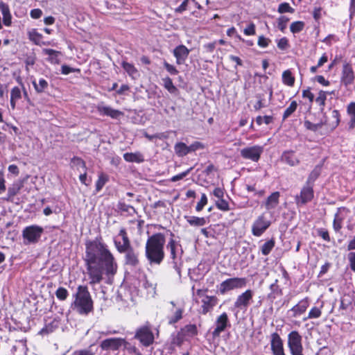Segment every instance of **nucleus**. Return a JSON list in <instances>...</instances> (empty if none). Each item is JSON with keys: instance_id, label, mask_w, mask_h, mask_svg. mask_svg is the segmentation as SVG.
Listing matches in <instances>:
<instances>
[{"instance_id": "338daca9", "label": "nucleus", "mask_w": 355, "mask_h": 355, "mask_svg": "<svg viewBox=\"0 0 355 355\" xmlns=\"http://www.w3.org/2000/svg\"><path fill=\"white\" fill-rule=\"evenodd\" d=\"M164 66L166 71L171 75H177L178 73V69L173 65L168 63L167 62L164 61Z\"/></svg>"}, {"instance_id": "ea45409f", "label": "nucleus", "mask_w": 355, "mask_h": 355, "mask_svg": "<svg viewBox=\"0 0 355 355\" xmlns=\"http://www.w3.org/2000/svg\"><path fill=\"white\" fill-rule=\"evenodd\" d=\"M352 304V293L344 295L341 298L340 309L345 310Z\"/></svg>"}, {"instance_id": "423d86ee", "label": "nucleus", "mask_w": 355, "mask_h": 355, "mask_svg": "<svg viewBox=\"0 0 355 355\" xmlns=\"http://www.w3.org/2000/svg\"><path fill=\"white\" fill-rule=\"evenodd\" d=\"M44 229L37 225L26 227L22 231V236L25 244L35 243L39 241Z\"/></svg>"}, {"instance_id": "dca6fc26", "label": "nucleus", "mask_w": 355, "mask_h": 355, "mask_svg": "<svg viewBox=\"0 0 355 355\" xmlns=\"http://www.w3.org/2000/svg\"><path fill=\"white\" fill-rule=\"evenodd\" d=\"M324 125L327 127L329 132L333 131L339 125L340 123V113L337 110L331 111L330 116L324 115L322 119Z\"/></svg>"}, {"instance_id": "bb28decb", "label": "nucleus", "mask_w": 355, "mask_h": 355, "mask_svg": "<svg viewBox=\"0 0 355 355\" xmlns=\"http://www.w3.org/2000/svg\"><path fill=\"white\" fill-rule=\"evenodd\" d=\"M347 114L349 118L348 122L349 129L352 130L355 128V102H351L347 105Z\"/></svg>"}, {"instance_id": "13d9d810", "label": "nucleus", "mask_w": 355, "mask_h": 355, "mask_svg": "<svg viewBox=\"0 0 355 355\" xmlns=\"http://www.w3.org/2000/svg\"><path fill=\"white\" fill-rule=\"evenodd\" d=\"M207 201L208 200L206 194L202 193L201 195L200 200L196 205V210L198 212L200 211L203 209V207L207 205Z\"/></svg>"}, {"instance_id": "864d4df0", "label": "nucleus", "mask_w": 355, "mask_h": 355, "mask_svg": "<svg viewBox=\"0 0 355 355\" xmlns=\"http://www.w3.org/2000/svg\"><path fill=\"white\" fill-rule=\"evenodd\" d=\"M216 207L223 211H227L230 210V206L227 201L223 198L218 199L216 201Z\"/></svg>"}, {"instance_id": "9b49d317", "label": "nucleus", "mask_w": 355, "mask_h": 355, "mask_svg": "<svg viewBox=\"0 0 355 355\" xmlns=\"http://www.w3.org/2000/svg\"><path fill=\"white\" fill-rule=\"evenodd\" d=\"M313 187L311 185L305 184L302 188L300 193L295 198L297 206L304 205L312 200L314 195Z\"/></svg>"}, {"instance_id": "4be33fe9", "label": "nucleus", "mask_w": 355, "mask_h": 355, "mask_svg": "<svg viewBox=\"0 0 355 355\" xmlns=\"http://www.w3.org/2000/svg\"><path fill=\"white\" fill-rule=\"evenodd\" d=\"M281 161L291 166H297L300 161L293 150H286L281 156Z\"/></svg>"}, {"instance_id": "4c0bfd02", "label": "nucleus", "mask_w": 355, "mask_h": 355, "mask_svg": "<svg viewBox=\"0 0 355 355\" xmlns=\"http://www.w3.org/2000/svg\"><path fill=\"white\" fill-rule=\"evenodd\" d=\"M282 82L284 84L292 87L295 83V78L290 70H286L282 73Z\"/></svg>"}, {"instance_id": "b1692460", "label": "nucleus", "mask_w": 355, "mask_h": 355, "mask_svg": "<svg viewBox=\"0 0 355 355\" xmlns=\"http://www.w3.org/2000/svg\"><path fill=\"white\" fill-rule=\"evenodd\" d=\"M187 222L192 227H202L209 223L208 218L194 216H184Z\"/></svg>"}, {"instance_id": "79ce46f5", "label": "nucleus", "mask_w": 355, "mask_h": 355, "mask_svg": "<svg viewBox=\"0 0 355 355\" xmlns=\"http://www.w3.org/2000/svg\"><path fill=\"white\" fill-rule=\"evenodd\" d=\"M304 125L306 128V129L313 131V132H317L319 129L322 128V126L324 125V123L322 119L320 123H313L308 120L304 121Z\"/></svg>"}, {"instance_id": "e2e57ef3", "label": "nucleus", "mask_w": 355, "mask_h": 355, "mask_svg": "<svg viewBox=\"0 0 355 355\" xmlns=\"http://www.w3.org/2000/svg\"><path fill=\"white\" fill-rule=\"evenodd\" d=\"M71 355H95V353L89 349H83L73 352Z\"/></svg>"}, {"instance_id": "5fc2aeb1", "label": "nucleus", "mask_w": 355, "mask_h": 355, "mask_svg": "<svg viewBox=\"0 0 355 355\" xmlns=\"http://www.w3.org/2000/svg\"><path fill=\"white\" fill-rule=\"evenodd\" d=\"M277 11L279 13H285V12L293 13V12H294V9L290 6L289 3L284 2V3H282L279 5Z\"/></svg>"}, {"instance_id": "c85d7f7f", "label": "nucleus", "mask_w": 355, "mask_h": 355, "mask_svg": "<svg viewBox=\"0 0 355 355\" xmlns=\"http://www.w3.org/2000/svg\"><path fill=\"white\" fill-rule=\"evenodd\" d=\"M278 280L275 279L274 283L271 284L270 286V293L268 295V298L270 300H275L277 297L281 296L282 293V289L278 285Z\"/></svg>"}, {"instance_id": "412c9836", "label": "nucleus", "mask_w": 355, "mask_h": 355, "mask_svg": "<svg viewBox=\"0 0 355 355\" xmlns=\"http://www.w3.org/2000/svg\"><path fill=\"white\" fill-rule=\"evenodd\" d=\"M97 110L101 115L107 116L112 119H118L123 114L122 112L113 109L110 106H105L103 104L98 105Z\"/></svg>"}, {"instance_id": "37998d69", "label": "nucleus", "mask_w": 355, "mask_h": 355, "mask_svg": "<svg viewBox=\"0 0 355 355\" xmlns=\"http://www.w3.org/2000/svg\"><path fill=\"white\" fill-rule=\"evenodd\" d=\"M117 207L121 212H126L130 215L136 212L135 209L132 206L127 205L124 202L120 201L117 205Z\"/></svg>"}, {"instance_id": "72a5a7b5", "label": "nucleus", "mask_w": 355, "mask_h": 355, "mask_svg": "<svg viewBox=\"0 0 355 355\" xmlns=\"http://www.w3.org/2000/svg\"><path fill=\"white\" fill-rule=\"evenodd\" d=\"M121 66L128 74L133 79H135L139 76V74L138 70L132 64L123 61L121 63Z\"/></svg>"}, {"instance_id": "6e6552de", "label": "nucleus", "mask_w": 355, "mask_h": 355, "mask_svg": "<svg viewBox=\"0 0 355 355\" xmlns=\"http://www.w3.org/2000/svg\"><path fill=\"white\" fill-rule=\"evenodd\" d=\"M271 223L266 218L264 214H262L254 221L252 226V233L255 236H261L263 232L270 227Z\"/></svg>"}, {"instance_id": "39448f33", "label": "nucleus", "mask_w": 355, "mask_h": 355, "mask_svg": "<svg viewBox=\"0 0 355 355\" xmlns=\"http://www.w3.org/2000/svg\"><path fill=\"white\" fill-rule=\"evenodd\" d=\"M246 284L247 279L245 277L229 278L220 284L218 291L221 295H225L232 290L243 288Z\"/></svg>"}, {"instance_id": "bf43d9fd", "label": "nucleus", "mask_w": 355, "mask_h": 355, "mask_svg": "<svg viewBox=\"0 0 355 355\" xmlns=\"http://www.w3.org/2000/svg\"><path fill=\"white\" fill-rule=\"evenodd\" d=\"M289 19L286 16H281L278 19V28L284 32L285 28H286V24L288 21Z\"/></svg>"}, {"instance_id": "a18cd8bd", "label": "nucleus", "mask_w": 355, "mask_h": 355, "mask_svg": "<svg viewBox=\"0 0 355 355\" xmlns=\"http://www.w3.org/2000/svg\"><path fill=\"white\" fill-rule=\"evenodd\" d=\"M275 246V241L270 239L264 243L261 247V253L263 255H268L270 253L271 250Z\"/></svg>"}, {"instance_id": "f8f14e48", "label": "nucleus", "mask_w": 355, "mask_h": 355, "mask_svg": "<svg viewBox=\"0 0 355 355\" xmlns=\"http://www.w3.org/2000/svg\"><path fill=\"white\" fill-rule=\"evenodd\" d=\"M215 329L212 331L213 338H218L220 334L224 331L227 327H230L227 314L224 312L217 317L215 321Z\"/></svg>"}, {"instance_id": "20e7f679", "label": "nucleus", "mask_w": 355, "mask_h": 355, "mask_svg": "<svg viewBox=\"0 0 355 355\" xmlns=\"http://www.w3.org/2000/svg\"><path fill=\"white\" fill-rule=\"evenodd\" d=\"M287 345L291 355H304L302 337L297 331H292L288 334Z\"/></svg>"}, {"instance_id": "6e6d98bb", "label": "nucleus", "mask_w": 355, "mask_h": 355, "mask_svg": "<svg viewBox=\"0 0 355 355\" xmlns=\"http://www.w3.org/2000/svg\"><path fill=\"white\" fill-rule=\"evenodd\" d=\"M71 164L76 166L78 169L79 168H82L84 170L86 169L85 162L80 157H74L71 159Z\"/></svg>"}, {"instance_id": "58836bf2", "label": "nucleus", "mask_w": 355, "mask_h": 355, "mask_svg": "<svg viewBox=\"0 0 355 355\" xmlns=\"http://www.w3.org/2000/svg\"><path fill=\"white\" fill-rule=\"evenodd\" d=\"M163 85L171 94H175L178 92L177 87L173 85L171 78L165 77L162 78Z\"/></svg>"}, {"instance_id": "473e14b6", "label": "nucleus", "mask_w": 355, "mask_h": 355, "mask_svg": "<svg viewBox=\"0 0 355 355\" xmlns=\"http://www.w3.org/2000/svg\"><path fill=\"white\" fill-rule=\"evenodd\" d=\"M32 84L36 92L39 94L44 92L49 87L48 82L42 78H40L37 82L36 80H33Z\"/></svg>"}, {"instance_id": "a211bd4d", "label": "nucleus", "mask_w": 355, "mask_h": 355, "mask_svg": "<svg viewBox=\"0 0 355 355\" xmlns=\"http://www.w3.org/2000/svg\"><path fill=\"white\" fill-rule=\"evenodd\" d=\"M309 306V300L308 297H305L300 300L296 305L293 306L289 311L288 314L292 318H297L305 313Z\"/></svg>"}, {"instance_id": "f704fd0d", "label": "nucleus", "mask_w": 355, "mask_h": 355, "mask_svg": "<svg viewBox=\"0 0 355 355\" xmlns=\"http://www.w3.org/2000/svg\"><path fill=\"white\" fill-rule=\"evenodd\" d=\"M175 152L179 157H183L189 153L188 146L183 142H178L174 146Z\"/></svg>"}, {"instance_id": "69168bd1", "label": "nucleus", "mask_w": 355, "mask_h": 355, "mask_svg": "<svg viewBox=\"0 0 355 355\" xmlns=\"http://www.w3.org/2000/svg\"><path fill=\"white\" fill-rule=\"evenodd\" d=\"M270 40L263 35L259 37L257 44L260 47L266 48L268 46Z\"/></svg>"}, {"instance_id": "774afa93", "label": "nucleus", "mask_w": 355, "mask_h": 355, "mask_svg": "<svg viewBox=\"0 0 355 355\" xmlns=\"http://www.w3.org/2000/svg\"><path fill=\"white\" fill-rule=\"evenodd\" d=\"M347 259L351 270L355 272V252H349L347 255Z\"/></svg>"}, {"instance_id": "6ab92c4d", "label": "nucleus", "mask_w": 355, "mask_h": 355, "mask_svg": "<svg viewBox=\"0 0 355 355\" xmlns=\"http://www.w3.org/2000/svg\"><path fill=\"white\" fill-rule=\"evenodd\" d=\"M190 51L184 45H179L173 50V55L176 58V63L183 64L187 59Z\"/></svg>"}, {"instance_id": "cd10ccee", "label": "nucleus", "mask_w": 355, "mask_h": 355, "mask_svg": "<svg viewBox=\"0 0 355 355\" xmlns=\"http://www.w3.org/2000/svg\"><path fill=\"white\" fill-rule=\"evenodd\" d=\"M123 158L128 162L141 163L144 161V155L139 153H126L123 154Z\"/></svg>"}, {"instance_id": "603ef678", "label": "nucleus", "mask_w": 355, "mask_h": 355, "mask_svg": "<svg viewBox=\"0 0 355 355\" xmlns=\"http://www.w3.org/2000/svg\"><path fill=\"white\" fill-rule=\"evenodd\" d=\"M56 297L61 300H65L69 296L68 291L64 287H59L55 291Z\"/></svg>"}, {"instance_id": "c9c22d12", "label": "nucleus", "mask_w": 355, "mask_h": 355, "mask_svg": "<svg viewBox=\"0 0 355 355\" xmlns=\"http://www.w3.org/2000/svg\"><path fill=\"white\" fill-rule=\"evenodd\" d=\"M181 332L184 336H194L198 334V329L196 324H187L181 329Z\"/></svg>"}, {"instance_id": "5701e85b", "label": "nucleus", "mask_w": 355, "mask_h": 355, "mask_svg": "<svg viewBox=\"0 0 355 355\" xmlns=\"http://www.w3.org/2000/svg\"><path fill=\"white\" fill-rule=\"evenodd\" d=\"M270 349L272 353L284 349L283 340L277 332L271 334Z\"/></svg>"}, {"instance_id": "4d7b16f0", "label": "nucleus", "mask_w": 355, "mask_h": 355, "mask_svg": "<svg viewBox=\"0 0 355 355\" xmlns=\"http://www.w3.org/2000/svg\"><path fill=\"white\" fill-rule=\"evenodd\" d=\"M21 98V91L19 87H14L10 91V98L18 101Z\"/></svg>"}, {"instance_id": "f257e3e1", "label": "nucleus", "mask_w": 355, "mask_h": 355, "mask_svg": "<svg viewBox=\"0 0 355 355\" xmlns=\"http://www.w3.org/2000/svg\"><path fill=\"white\" fill-rule=\"evenodd\" d=\"M85 263L89 284H99L107 277L114 276L118 269L114 256L101 236L85 241Z\"/></svg>"}, {"instance_id": "7ed1b4c3", "label": "nucleus", "mask_w": 355, "mask_h": 355, "mask_svg": "<svg viewBox=\"0 0 355 355\" xmlns=\"http://www.w3.org/2000/svg\"><path fill=\"white\" fill-rule=\"evenodd\" d=\"M72 310L79 315H87L94 310V302L87 286L80 285L73 294Z\"/></svg>"}, {"instance_id": "e433bc0d", "label": "nucleus", "mask_w": 355, "mask_h": 355, "mask_svg": "<svg viewBox=\"0 0 355 355\" xmlns=\"http://www.w3.org/2000/svg\"><path fill=\"white\" fill-rule=\"evenodd\" d=\"M109 177L107 175L101 173L98 175V180L96 182V193L99 192L104 185L108 182Z\"/></svg>"}, {"instance_id": "a878e982", "label": "nucleus", "mask_w": 355, "mask_h": 355, "mask_svg": "<svg viewBox=\"0 0 355 355\" xmlns=\"http://www.w3.org/2000/svg\"><path fill=\"white\" fill-rule=\"evenodd\" d=\"M279 192L275 191L270 195L265 202V207L267 210L274 209L279 204Z\"/></svg>"}, {"instance_id": "2f4dec72", "label": "nucleus", "mask_w": 355, "mask_h": 355, "mask_svg": "<svg viewBox=\"0 0 355 355\" xmlns=\"http://www.w3.org/2000/svg\"><path fill=\"white\" fill-rule=\"evenodd\" d=\"M322 171V165H316L313 171L309 175L306 184L313 187L315 181L320 176Z\"/></svg>"}, {"instance_id": "1a4fd4ad", "label": "nucleus", "mask_w": 355, "mask_h": 355, "mask_svg": "<svg viewBox=\"0 0 355 355\" xmlns=\"http://www.w3.org/2000/svg\"><path fill=\"white\" fill-rule=\"evenodd\" d=\"M263 152V148L261 146L255 145L248 146L241 150V156L245 159H250L257 162L259 160L261 155Z\"/></svg>"}, {"instance_id": "ddd939ff", "label": "nucleus", "mask_w": 355, "mask_h": 355, "mask_svg": "<svg viewBox=\"0 0 355 355\" xmlns=\"http://www.w3.org/2000/svg\"><path fill=\"white\" fill-rule=\"evenodd\" d=\"M355 74L352 65L349 63H344L340 76V83L345 87L354 83Z\"/></svg>"}, {"instance_id": "c756f323", "label": "nucleus", "mask_w": 355, "mask_h": 355, "mask_svg": "<svg viewBox=\"0 0 355 355\" xmlns=\"http://www.w3.org/2000/svg\"><path fill=\"white\" fill-rule=\"evenodd\" d=\"M60 322L58 320L53 319L50 322L46 324V325L40 331L41 335H46L54 331L58 328Z\"/></svg>"}, {"instance_id": "680f3d73", "label": "nucleus", "mask_w": 355, "mask_h": 355, "mask_svg": "<svg viewBox=\"0 0 355 355\" xmlns=\"http://www.w3.org/2000/svg\"><path fill=\"white\" fill-rule=\"evenodd\" d=\"M289 46L288 40L286 37H282L277 42V47L281 50H285Z\"/></svg>"}, {"instance_id": "0eeeda50", "label": "nucleus", "mask_w": 355, "mask_h": 355, "mask_svg": "<svg viewBox=\"0 0 355 355\" xmlns=\"http://www.w3.org/2000/svg\"><path fill=\"white\" fill-rule=\"evenodd\" d=\"M135 338L137 339L140 343L148 347L154 342V335L148 324L140 327L136 330Z\"/></svg>"}, {"instance_id": "49530a36", "label": "nucleus", "mask_w": 355, "mask_h": 355, "mask_svg": "<svg viewBox=\"0 0 355 355\" xmlns=\"http://www.w3.org/2000/svg\"><path fill=\"white\" fill-rule=\"evenodd\" d=\"M21 189V185L18 183L13 184L11 187H10L8 189V197L7 200H10L12 197L17 195Z\"/></svg>"}, {"instance_id": "f3484780", "label": "nucleus", "mask_w": 355, "mask_h": 355, "mask_svg": "<svg viewBox=\"0 0 355 355\" xmlns=\"http://www.w3.org/2000/svg\"><path fill=\"white\" fill-rule=\"evenodd\" d=\"M119 236L121 237L122 243L121 241H117L116 239L114 240V244L116 249V250L119 252L124 251L131 247V243L130 241V239L128 238L127 232L125 228L122 227L119 230Z\"/></svg>"}, {"instance_id": "3c124183", "label": "nucleus", "mask_w": 355, "mask_h": 355, "mask_svg": "<svg viewBox=\"0 0 355 355\" xmlns=\"http://www.w3.org/2000/svg\"><path fill=\"white\" fill-rule=\"evenodd\" d=\"M190 3L197 4V1L195 0H184L182 3L175 8V12L178 13H182L188 9Z\"/></svg>"}, {"instance_id": "7c9ffc66", "label": "nucleus", "mask_w": 355, "mask_h": 355, "mask_svg": "<svg viewBox=\"0 0 355 355\" xmlns=\"http://www.w3.org/2000/svg\"><path fill=\"white\" fill-rule=\"evenodd\" d=\"M177 246H178L177 241H175L173 239H170V241H168V242L166 245L167 249H168L170 251L171 258L173 260V261H175V260L176 259V257H177V255H176ZM174 263H175V268L176 270L180 274V269L178 268L176 263L174 262Z\"/></svg>"}, {"instance_id": "de8ad7c7", "label": "nucleus", "mask_w": 355, "mask_h": 355, "mask_svg": "<svg viewBox=\"0 0 355 355\" xmlns=\"http://www.w3.org/2000/svg\"><path fill=\"white\" fill-rule=\"evenodd\" d=\"M305 24L302 21H296L291 24L290 29L293 33L301 32L304 28Z\"/></svg>"}, {"instance_id": "052dcab7", "label": "nucleus", "mask_w": 355, "mask_h": 355, "mask_svg": "<svg viewBox=\"0 0 355 355\" xmlns=\"http://www.w3.org/2000/svg\"><path fill=\"white\" fill-rule=\"evenodd\" d=\"M192 169H193V168L191 167L189 169H187V171H185L180 174L173 176L171 178V182H177L178 180H182L191 171Z\"/></svg>"}, {"instance_id": "c03bdc74", "label": "nucleus", "mask_w": 355, "mask_h": 355, "mask_svg": "<svg viewBox=\"0 0 355 355\" xmlns=\"http://www.w3.org/2000/svg\"><path fill=\"white\" fill-rule=\"evenodd\" d=\"M322 311L320 308L313 306L309 312L307 317L303 318V321H306L309 319H316L321 316Z\"/></svg>"}, {"instance_id": "a19ab883", "label": "nucleus", "mask_w": 355, "mask_h": 355, "mask_svg": "<svg viewBox=\"0 0 355 355\" xmlns=\"http://www.w3.org/2000/svg\"><path fill=\"white\" fill-rule=\"evenodd\" d=\"M327 93L324 91H320L318 92V95L315 98V102L320 106V112H323L324 107L325 105V102L327 100Z\"/></svg>"}, {"instance_id": "393cba45", "label": "nucleus", "mask_w": 355, "mask_h": 355, "mask_svg": "<svg viewBox=\"0 0 355 355\" xmlns=\"http://www.w3.org/2000/svg\"><path fill=\"white\" fill-rule=\"evenodd\" d=\"M42 53L49 56L47 60L51 64H58L60 62L59 57L61 55L60 51L51 49H44Z\"/></svg>"}, {"instance_id": "09e8293b", "label": "nucleus", "mask_w": 355, "mask_h": 355, "mask_svg": "<svg viewBox=\"0 0 355 355\" xmlns=\"http://www.w3.org/2000/svg\"><path fill=\"white\" fill-rule=\"evenodd\" d=\"M297 103L295 101L291 103L289 106L285 110L283 114V119L285 120L288 118L297 109Z\"/></svg>"}, {"instance_id": "4468645a", "label": "nucleus", "mask_w": 355, "mask_h": 355, "mask_svg": "<svg viewBox=\"0 0 355 355\" xmlns=\"http://www.w3.org/2000/svg\"><path fill=\"white\" fill-rule=\"evenodd\" d=\"M121 254H125L124 263L127 266L131 267H137L139 265V253L137 250H135L132 247L124 250L119 252Z\"/></svg>"}, {"instance_id": "9d476101", "label": "nucleus", "mask_w": 355, "mask_h": 355, "mask_svg": "<svg viewBox=\"0 0 355 355\" xmlns=\"http://www.w3.org/2000/svg\"><path fill=\"white\" fill-rule=\"evenodd\" d=\"M253 295L254 293L250 289H248L239 295L234 304V308L239 310L246 311L252 301Z\"/></svg>"}, {"instance_id": "0e129e2a", "label": "nucleus", "mask_w": 355, "mask_h": 355, "mask_svg": "<svg viewBox=\"0 0 355 355\" xmlns=\"http://www.w3.org/2000/svg\"><path fill=\"white\" fill-rule=\"evenodd\" d=\"M243 33L245 35H254L256 33L255 25L250 23L244 30Z\"/></svg>"}, {"instance_id": "f03ea898", "label": "nucleus", "mask_w": 355, "mask_h": 355, "mask_svg": "<svg viewBox=\"0 0 355 355\" xmlns=\"http://www.w3.org/2000/svg\"><path fill=\"white\" fill-rule=\"evenodd\" d=\"M166 237L162 233L148 236L145 244V257L150 266H159L164 259Z\"/></svg>"}, {"instance_id": "8fccbe9b", "label": "nucleus", "mask_w": 355, "mask_h": 355, "mask_svg": "<svg viewBox=\"0 0 355 355\" xmlns=\"http://www.w3.org/2000/svg\"><path fill=\"white\" fill-rule=\"evenodd\" d=\"M183 309H178L174 314L168 317V323L173 324L182 318Z\"/></svg>"}, {"instance_id": "2eb2a0df", "label": "nucleus", "mask_w": 355, "mask_h": 355, "mask_svg": "<svg viewBox=\"0 0 355 355\" xmlns=\"http://www.w3.org/2000/svg\"><path fill=\"white\" fill-rule=\"evenodd\" d=\"M125 343V340L123 338H111L103 340L101 344L100 347L103 350H112L116 351L118 350L122 345Z\"/></svg>"}, {"instance_id": "aec40b11", "label": "nucleus", "mask_w": 355, "mask_h": 355, "mask_svg": "<svg viewBox=\"0 0 355 355\" xmlns=\"http://www.w3.org/2000/svg\"><path fill=\"white\" fill-rule=\"evenodd\" d=\"M201 305V313L204 315L211 311L218 303V298L216 296L205 295L202 298Z\"/></svg>"}]
</instances>
